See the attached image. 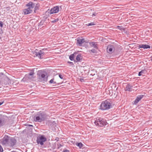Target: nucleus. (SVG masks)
I'll list each match as a JSON object with an SVG mask.
<instances>
[{"mask_svg":"<svg viewBox=\"0 0 152 152\" xmlns=\"http://www.w3.org/2000/svg\"><path fill=\"white\" fill-rule=\"evenodd\" d=\"M47 140V139L43 135H39L37 138V142L38 144L41 145H44V142Z\"/></svg>","mask_w":152,"mask_h":152,"instance_id":"6","label":"nucleus"},{"mask_svg":"<svg viewBox=\"0 0 152 152\" xmlns=\"http://www.w3.org/2000/svg\"><path fill=\"white\" fill-rule=\"evenodd\" d=\"M81 55L80 54H78L76 56V60H77L76 62H80V61L82 60Z\"/></svg>","mask_w":152,"mask_h":152,"instance_id":"22","label":"nucleus"},{"mask_svg":"<svg viewBox=\"0 0 152 152\" xmlns=\"http://www.w3.org/2000/svg\"><path fill=\"white\" fill-rule=\"evenodd\" d=\"M34 74V72L33 70L31 71V72L29 73L27 75L31 77H33V75Z\"/></svg>","mask_w":152,"mask_h":152,"instance_id":"28","label":"nucleus"},{"mask_svg":"<svg viewBox=\"0 0 152 152\" xmlns=\"http://www.w3.org/2000/svg\"><path fill=\"white\" fill-rule=\"evenodd\" d=\"M96 15H97L96 13L95 12H94L93 13L92 15V16L93 17V16H96Z\"/></svg>","mask_w":152,"mask_h":152,"instance_id":"37","label":"nucleus"},{"mask_svg":"<svg viewBox=\"0 0 152 152\" xmlns=\"http://www.w3.org/2000/svg\"><path fill=\"white\" fill-rule=\"evenodd\" d=\"M91 51L93 53H97V51H96V50L94 49H92V50H91Z\"/></svg>","mask_w":152,"mask_h":152,"instance_id":"32","label":"nucleus"},{"mask_svg":"<svg viewBox=\"0 0 152 152\" xmlns=\"http://www.w3.org/2000/svg\"><path fill=\"white\" fill-rule=\"evenodd\" d=\"M59 10L58 6H56L51 9L50 11V13L51 14L56 13L58 12Z\"/></svg>","mask_w":152,"mask_h":152,"instance_id":"13","label":"nucleus"},{"mask_svg":"<svg viewBox=\"0 0 152 152\" xmlns=\"http://www.w3.org/2000/svg\"><path fill=\"white\" fill-rule=\"evenodd\" d=\"M4 103V102H0V106L1 105H2L3 103Z\"/></svg>","mask_w":152,"mask_h":152,"instance_id":"42","label":"nucleus"},{"mask_svg":"<svg viewBox=\"0 0 152 152\" xmlns=\"http://www.w3.org/2000/svg\"><path fill=\"white\" fill-rule=\"evenodd\" d=\"M38 7H37V6H35L34 8L35 10H37L38 9Z\"/></svg>","mask_w":152,"mask_h":152,"instance_id":"40","label":"nucleus"},{"mask_svg":"<svg viewBox=\"0 0 152 152\" xmlns=\"http://www.w3.org/2000/svg\"><path fill=\"white\" fill-rule=\"evenodd\" d=\"M112 108V102L109 99L102 101L100 104L99 109L102 111L108 110Z\"/></svg>","mask_w":152,"mask_h":152,"instance_id":"2","label":"nucleus"},{"mask_svg":"<svg viewBox=\"0 0 152 152\" xmlns=\"http://www.w3.org/2000/svg\"><path fill=\"white\" fill-rule=\"evenodd\" d=\"M83 79H80V81L81 82H83Z\"/></svg>","mask_w":152,"mask_h":152,"instance_id":"43","label":"nucleus"},{"mask_svg":"<svg viewBox=\"0 0 152 152\" xmlns=\"http://www.w3.org/2000/svg\"><path fill=\"white\" fill-rule=\"evenodd\" d=\"M54 79H51L50 81H49V83L50 84H52L53 83V81H54Z\"/></svg>","mask_w":152,"mask_h":152,"instance_id":"33","label":"nucleus"},{"mask_svg":"<svg viewBox=\"0 0 152 152\" xmlns=\"http://www.w3.org/2000/svg\"><path fill=\"white\" fill-rule=\"evenodd\" d=\"M85 39H80V38H78L77 40V42L80 46L82 45V43L85 42Z\"/></svg>","mask_w":152,"mask_h":152,"instance_id":"19","label":"nucleus"},{"mask_svg":"<svg viewBox=\"0 0 152 152\" xmlns=\"http://www.w3.org/2000/svg\"><path fill=\"white\" fill-rule=\"evenodd\" d=\"M33 78V77H31L27 74L25 75L23 79H22V81L24 82H26L28 83L31 82V81Z\"/></svg>","mask_w":152,"mask_h":152,"instance_id":"9","label":"nucleus"},{"mask_svg":"<svg viewBox=\"0 0 152 152\" xmlns=\"http://www.w3.org/2000/svg\"><path fill=\"white\" fill-rule=\"evenodd\" d=\"M47 124L50 127H55L56 126V122L51 120H48L47 122Z\"/></svg>","mask_w":152,"mask_h":152,"instance_id":"11","label":"nucleus"},{"mask_svg":"<svg viewBox=\"0 0 152 152\" xmlns=\"http://www.w3.org/2000/svg\"><path fill=\"white\" fill-rule=\"evenodd\" d=\"M46 114L44 111L38 112L34 116V121L36 122H41L44 121L47 118Z\"/></svg>","mask_w":152,"mask_h":152,"instance_id":"1","label":"nucleus"},{"mask_svg":"<svg viewBox=\"0 0 152 152\" xmlns=\"http://www.w3.org/2000/svg\"><path fill=\"white\" fill-rule=\"evenodd\" d=\"M1 39V37L0 36V39Z\"/></svg>","mask_w":152,"mask_h":152,"instance_id":"46","label":"nucleus"},{"mask_svg":"<svg viewBox=\"0 0 152 152\" xmlns=\"http://www.w3.org/2000/svg\"><path fill=\"white\" fill-rule=\"evenodd\" d=\"M3 149L2 146H0V152H3Z\"/></svg>","mask_w":152,"mask_h":152,"instance_id":"35","label":"nucleus"},{"mask_svg":"<svg viewBox=\"0 0 152 152\" xmlns=\"http://www.w3.org/2000/svg\"><path fill=\"white\" fill-rule=\"evenodd\" d=\"M151 61H152V58L151 59Z\"/></svg>","mask_w":152,"mask_h":152,"instance_id":"45","label":"nucleus"},{"mask_svg":"<svg viewBox=\"0 0 152 152\" xmlns=\"http://www.w3.org/2000/svg\"><path fill=\"white\" fill-rule=\"evenodd\" d=\"M97 42H89V44L91 47H93L96 49H98V45Z\"/></svg>","mask_w":152,"mask_h":152,"instance_id":"20","label":"nucleus"},{"mask_svg":"<svg viewBox=\"0 0 152 152\" xmlns=\"http://www.w3.org/2000/svg\"><path fill=\"white\" fill-rule=\"evenodd\" d=\"M17 140L14 137H11L8 143V145L10 147H13L16 144Z\"/></svg>","mask_w":152,"mask_h":152,"instance_id":"7","label":"nucleus"},{"mask_svg":"<svg viewBox=\"0 0 152 152\" xmlns=\"http://www.w3.org/2000/svg\"><path fill=\"white\" fill-rule=\"evenodd\" d=\"M44 23V21H41V22L39 23L38 24V26L39 28H42V26L43 25Z\"/></svg>","mask_w":152,"mask_h":152,"instance_id":"27","label":"nucleus"},{"mask_svg":"<svg viewBox=\"0 0 152 152\" xmlns=\"http://www.w3.org/2000/svg\"><path fill=\"white\" fill-rule=\"evenodd\" d=\"M26 6L28 7V9L30 10L34 7L35 4L32 2L30 1L26 5Z\"/></svg>","mask_w":152,"mask_h":152,"instance_id":"15","label":"nucleus"},{"mask_svg":"<svg viewBox=\"0 0 152 152\" xmlns=\"http://www.w3.org/2000/svg\"><path fill=\"white\" fill-rule=\"evenodd\" d=\"M27 126H29L33 127V126L32 125L28 124Z\"/></svg>","mask_w":152,"mask_h":152,"instance_id":"41","label":"nucleus"},{"mask_svg":"<svg viewBox=\"0 0 152 152\" xmlns=\"http://www.w3.org/2000/svg\"><path fill=\"white\" fill-rule=\"evenodd\" d=\"M46 48H44L39 50L36 49L33 53L34 55V57H37L39 59L43 58L44 56L45 55L44 51L46 50Z\"/></svg>","mask_w":152,"mask_h":152,"instance_id":"4","label":"nucleus"},{"mask_svg":"<svg viewBox=\"0 0 152 152\" xmlns=\"http://www.w3.org/2000/svg\"><path fill=\"white\" fill-rule=\"evenodd\" d=\"M37 75L39 81L41 82H46L48 81V76L46 72L44 70L38 71Z\"/></svg>","mask_w":152,"mask_h":152,"instance_id":"3","label":"nucleus"},{"mask_svg":"<svg viewBox=\"0 0 152 152\" xmlns=\"http://www.w3.org/2000/svg\"><path fill=\"white\" fill-rule=\"evenodd\" d=\"M58 20V18H56L54 20H52L51 22L52 23H55Z\"/></svg>","mask_w":152,"mask_h":152,"instance_id":"30","label":"nucleus"},{"mask_svg":"<svg viewBox=\"0 0 152 152\" xmlns=\"http://www.w3.org/2000/svg\"><path fill=\"white\" fill-rule=\"evenodd\" d=\"M115 47L113 45H109L107 46V51L108 53L112 54L115 50Z\"/></svg>","mask_w":152,"mask_h":152,"instance_id":"10","label":"nucleus"},{"mask_svg":"<svg viewBox=\"0 0 152 152\" xmlns=\"http://www.w3.org/2000/svg\"><path fill=\"white\" fill-rule=\"evenodd\" d=\"M96 125L99 126H106L107 123L106 121L104 119L97 117L94 122Z\"/></svg>","mask_w":152,"mask_h":152,"instance_id":"5","label":"nucleus"},{"mask_svg":"<svg viewBox=\"0 0 152 152\" xmlns=\"http://www.w3.org/2000/svg\"><path fill=\"white\" fill-rule=\"evenodd\" d=\"M59 77L61 79H63V76L61 75V74L59 75Z\"/></svg>","mask_w":152,"mask_h":152,"instance_id":"36","label":"nucleus"},{"mask_svg":"<svg viewBox=\"0 0 152 152\" xmlns=\"http://www.w3.org/2000/svg\"><path fill=\"white\" fill-rule=\"evenodd\" d=\"M139 48H143L144 49H149L150 48V46L149 45L146 44H141L139 45L138 46Z\"/></svg>","mask_w":152,"mask_h":152,"instance_id":"18","label":"nucleus"},{"mask_svg":"<svg viewBox=\"0 0 152 152\" xmlns=\"http://www.w3.org/2000/svg\"><path fill=\"white\" fill-rule=\"evenodd\" d=\"M76 54V52H74L73 54H71L69 56V58L70 60L71 61L74 60V58L75 57V55Z\"/></svg>","mask_w":152,"mask_h":152,"instance_id":"23","label":"nucleus"},{"mask_svg":"<svg viewBox=\"0 0 152 152\" xmlns=\"http://www.w3.org/2000/svg\"><path fill=\"white\" fill-rule=\"evenodd\" d=\"M32 11V10L28 8L25 9L23 10V12L24 15H27L30 13Z\"/></svg>","mask_w":152,"mask_h":152,"instance_id":"21","label":"nucleus"},{"mask_svg":"<svg viewBox=\"0 0 152 152\" xmlns=\"http://www.w3.org/2000/svg\"><path fill=\"white\" fill-rule=\"evenodd\" d=\"M133 86L130 84L129 83L126 86V88H125V91H132V88Z\"/></svg>","mask_w":152,"mask_h":152,"instance_id":"17","label":"nucleus"},{"mask_svg":"<svg viewBox=\"0 0 152 152\" xmlns=\"http://www.w3.org/2000/svg\"><path fill=\"white\" fill-rule=\"evenodd\" d=\"M59 138L58 137H56L55 139V140H56V141H58L59 140Z\"/></svg>","mask_w":152,"mask_h":152,"instance_id":"39","label":"nucleus"},{"mask_svg":"<svg viewBox=\"0 0 152 152\" xmlns=\"http://www.w3.org/2000/svg\"><path fill=\"white\" fill-rule=\"evenodd\" d=\"M117 28L121 31H123L124 32L126 30V28L123 27L122 26H117Z\"/></svg>","mask_w":152,"mask_h":152,"instance_id":"24","label":"nucleus"},{"mask_svg":"<svg viewBox=\"0 0 152 152\" xmlns=\"http://www.w3.org/2000/svg\"><path fill=\"white\" fill-rule=\"evenodd\" d=\"M146 70L145 69L142 70L140 72L138 73V76H140L142 74H144L145 73Z\"/></svg>","mask_w":152,"mask_h":152,"instance_id":"25","label":"nucleus"},{"mask_svg":"<svg viewBox=\"0 0 152 152\" xmlns=\"http://www.w3.org/2000/svg\"><path fill=\"white\" fill-rule=\"evenodd\" d=\"M7 117L4 115H0V127L4 126L6 122Z\"/></svg>","mask_w":152,"mask_h":152,"instance_id":"8","label":"nucleus"},{"mask_svg":"<svg viewBox=\"0 0 152 152\" xmlns=\"http://www.w3.org/2000/svg\"><path fill=\"white\" fill-rule=\"evenodd\" d=\"M62 152H69V151L68 150H64Z\"/></svg>","mask_w":152,"mask_h":152,"instance_id":"38","label":"nucleus"},{"mask_svg":"<svg viewBox=\"0 0 152 152\" xmlns=\"http://www.w3.org/2000/svg\"><path fill=\"white\" fill-rule=\"evenodd\" d=\"M68 63L71 66L73 65L74 64L72 62L70 61H68Z\"/></svg>","mask_w":152,"mask_h":152,"instance_id":"34","label":"nucleus"},{"mask_svg":"<svg viewBox=\"0 0 152 152\" xmlns=\"http://www.w3.org/2000/svg\"><path fill=\"white\" fill-rule=\"evenodd\" d=\"M11 137H9L8 135H5L2 139V144L3 145L8 144L10 138Z\"/></svg>","mask_w":152,"mask_h":152,"instance_id":"12","label":"nucleus"},{"mask_svg":"<svg viewBox=\"0 0 152 152\" xmlns=\"http://www.w3.org/2000/svg\"><path fill=\"white\" fill-rule=\"evenodd\" d=\"M96 25V24L94 22H91L90 23H89L88 24H86L87 26H94Z\"/></svg>","mask_w":152,"mask_h":152,"instance_id":"29","label":"nucleus"},{"mask_svg":"<svg viewBox=\"0 0 152 152\" xmlns=\"http://www.w3.org/2000/svg\"><path fill=\"white\" fill-rule=\"evenodd\" d=\"M76 145L81 148L83 147V145L81 142H80L77 143L76 144Z\"/></svg>","mask_w":152,"mask_h":152,"instance_id":"26","label":"nucleus"},{"mask_svg":"<svg viewBox=\"0 0 152 152\" xmlns=\"http://www.w3.org/2000/svg\"><path fill=\"white\" fill-rule=\"evenodd\" d=\"M56 82L53 81V84H56Z\"/></svg>","mask_w":152,"mask_h":152,"instance_id":"44","label":"nucleus"},{"mask_svg":"<svg viewBox=\"0 0 152 152\" xmlns=\"http://www.w3.org/2000/svg\"><path fill=\"white\" fill-rule=\"evenodd\" d=\"M63 146V145H61L60 144H57V146L58 149H59L61 147H62Z\"/></svg>","mask_w":152,"mask_h":152,"instance_id":"31","label":"nucleus"},{"mask_svg":"<svg viewBox=\"0 0 152 152\" xmlns=\"http://www.w3.org/2000/svg\"><path fill=\"white\" fill-rule=\"evenodd\" d=\"M9 80L7 78L4 79L3 80H2L1 82V85L3 86H5L8 85L9 84Z\"/></svg>","mask_w":152,"mask_h":152,"instance_id":"16","label":"nucleus"},{"mask_svg":"<svg viewBox=\"0 0 152 152\" xmlns=\"http://www.w3.org/2000/svg\"><path fill=\"white\" fill-rule=\"evenodd\" d=\"M144 95L141 94L137 96L135 100L134 101L133 104H136L140 101L143 97Z\"/></svg>","mask_w":152,"mask_h":152,"instance_id":"14","label":"nucleus"}]
</instances>
